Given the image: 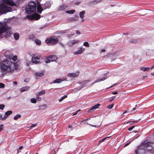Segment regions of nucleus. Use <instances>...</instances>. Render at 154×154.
I'll return each instance as SVG.
<instances>
[{
    "label": "nucleus",
    "mask_w": 154,
    "mask_h": 154,
    "mask_svg": "<svg viewBox=\"0 0 154 154\" xmlns=\"http://www.w3.org/2000/svg\"><path fill=\"white\" fill-rule=\"evenodd\" d=\"M17 56L10 57L9 60H6L0 63V68L2 75L6 73H12L19 68L20 62L17 59Z\"/></svg>",
    "instance_id": "f257e3e1"
},
{
    "label": "nucleus",
    "mask_w": 154,
    "mask_h": 154,
    "mask_svg": "<svg viewBox=\"0 0 154 154\" xmlns=\"http://www.w3.org/2000/svg\"><path fill=\"white\" fill-rule=\"evenodd\" d=\"M36 6L34 2H30L29 4L28 7L26 9V11L28 14H33L31 15H28L26 17L30 20H38L40 18V16L36 13L35 11Z\"/></svg>",
    "instance_id": "f03ea898"
},
{
    "label": "nucleus",
    "mask_w": 154,
    "mask_h": 154,
    "mask_svg": "<svg viewBox=\"0 0 154 154\" xmlns=\"http://www.w3.org/2000/svg\"><path fill=\"white\" fill-rule=\"evenodd\" d=\"M7 5L13 6L16 4L12 0H0V13L1 14L11 12L12 11L11 7L8 6Z\"/></svg>",
    "instance_id": "7ed1b4c3"
},
{
    "label": "nucleus",
    "mask_w": 154,
    "mask_h": 154,
    "mask_svg": "<svg viewBox=\"0 0 154 154\" xmlns=\"http://www.w3.org/2000/svg\"><path fill=\"white\" fill-rule=\"evenodd\" d=\"M50 6L51 5L50 4H48L46 3L44 5H43L42 7L40 4L38 3L37 5V11L38 13L41 14L43 9H45L46 8H49Z\"/></svg>",
    "instance_id": "20e7f679"
},
{
    "label": "nucleus",
    "mask_w": 154,
    "mask_h": 154,
    "mask_svg": "<svg viewBox=\"0 0 154 154\" xmlns=\"http://www.w3.org/2000/svg\"><path fill=\"white\" fill-rule=\"evenodd\" d=\"M45 42L47 43L51 44H55L58 42V39L56 36H52L45 40Z\"/></svg>",
    "instance_id": "39448f33"
},
{
    "label": "nucleus",
    "mask_w": 154,
    "mask_h": 154,
    "mask_svg": "<svg viewBox=\"0 0 154 154\" xmlns=\"http://www.w3.org/2000/svg\"><path fill=\"white\" fill-rule=\"evenodd\" d=\"M7 25L5 24L0 23V37H2L3 33L7 32L8 28Z\"/></svg>",
    "instance_id": "423d86ee"
},
{
    "label": "nucleus",
    "mask_w": 154,
    "mask_h": 154,
    "mask_svg": "<svg viewBox=\"0 0 154 154\" xmlns=\"http://www.w3.org/2000/svg\"><path fill=\"white\" fill-rule=\"evenodd\" d=\"M89 82V80H85L81 82H79L76 84L77 86L80 87L79 89H77V91H79L82 88L85 87L87 85V83Z\"/></svg>",
    "instance_id": "0eeeda50"
},
{
    "label": "nucleus",
    "mask_w": 154,
    "mask_h": 154,
    "mask_svg": "<svg viewBox=\"0 0 154 154\" xmlns=\"http://www.w3.org/2000/svg\"><path fill=\"white\" fill-rule=\"evenodd\" d=\"M40 55H37L36 54H33L32 58V62L36 64H38L40 63Z\"/></svg>",
    "instance_id": "6e6552de"
},
{
    "label": "nucleus",
    "mask_w": 154,
    "mask_h": 154,
    "mask_svg": "<svg viewBox=\"0 0 154 154\" xmlns=\"http://www.w3.org/2000/svg\"><path fill=\"white\" fill-rule=\"evenodd\" d=\"M149 143L147 140L144 141L140 145V147L145 149V148L149 147Z\"/></svg>",
    "instance_id": "1a4fd4ad"
},
{
    "label": "nucleus",
    "mask_w": 154,
    "mask_h": 154,
    "mask_svg": "<svg viewBox=\"0 0 154 154\" xmlns=\"http://www.w3.org/2000/svg\"><path fill=\"white\" fill-rule=\"evenodd\" d=\"M79 42V41L78 40H73L69 41L68 43L69 46H72V45L77 44Z\"/></svg>",
    "instance_id": "9d476101"
},
{
    "label": "nucleus",
    "mask_w": 154,
    "mask_h": 154,
    "mask_svg": "<svg viewBox=\"0 0 154 154\" xmlns=\"http://www.w3.org/2000/svg\"><path fill=\"white\" fill-rule=\"evenodd\" d=\"M79 75V73H70L68 74V76L71 78L76 77L78 76Z\"/></svg>",
    "instance_id": "9b49d317"
},
{
    "label": "nucleus",
    "mask_w": 154,
    "mask_h": 154,
    "mask_svg": "<svg viewBox=\"0 0 154 154\" xmlns=\"http://www.w3.org/2000/svg\"><path fill=\"white\" fill-rule=\"evenodd\" d=\"M85 50V48H83L82 47L80 48L77 51L74 52V54H79L82 53Z\"/></svg>",
    "instance_id": "f8f14e48"
},
{
    "label": "nucleus",
    "mask_w": 154,
    "mask_h": 154,
    "mask_svg": "<svg viewBox=\"0 0 154 154\" xmlns=\"http://www.w3.org/2000/svg\"><path fill=\"white\" fill-rule=\"evenodd\" d=\"M100 105L99 104H97L95 105L94 106L92 107L91 109L89 110V112H92V111H94L96 109L98 108L99 106Z\"/></svg>",
    "instance_id": "ddd939ff"
},
{
    "label": "nucleus",
    "mask_w": 154,
    "mask_h": 154,
    "mask_svg": "<svg viewBox=\"0 0 154 154\" xmlns=\"http://www.w3.org/2000/svg\"><path fill=\"white\" fill-rule=\"evenodd\" d=\"M67 6L64 4L62 5L59 6L58 8V10L59 11H64Z\"/></svg>",
    "instance_id": "4468645a"
},
{
    "label": "nucleus",
    "mask_w": 154,
    "mask_h": 154,
    "mask_svg": "<svg viewBox=\"0 0 154 154\" xmlns=\"http://www.w3.org/2000/svg\"><path fill=\"white\" fill-rule=\"evenodd\" d=\"M107 78V77L106 76H105L104 77H102L101 78H100L98 79H97L95 80V81L92 83V84H94L97 82H101L102 81H103Z\"/></svg>",
    "instance_id": "2eb2a0df"
},
{
    "label": "nucleus",
    "mask_w": 154,
    "mask_h": 154,
    "mask_svg": "<svg viewBox=\"0 0 154 154\" xmlns=\"http://www.w3.org/2000/svg\"><path fill=\"white\" fill-rule=\"evenodd\" d=\"M102 0H94L93 1L90 2H89V3L90 5H94L96 4L97 3L101 2Z\"/></svg>",
    "instance_id": "dca6fc26"
},
{
    "label": "nucleus",
    "mask_w": 154,
    "mask_h": 154,
    "mask_svg": "<svg viewBox=\"0 0 154 154\" xmlns=\"http://www.w3.org/2000/svg\"><path fill=\"white\" fill-rule=\"evenodd\" d=\"M12 113V111H8L6 112L5 114V116L2 117V119H5L8 116L11 114Z\"/></svg>",
    "instance_id": "f3484780"
},
{
    "label": "nucleus",
    "mask_w": 154,
    "mask_h": 154,
    "mask_svg": "<svg viewBox=\"0 0 154 154\" xmlns=\"http://www.w3.org/2000/svg\"><path fill=\"white\" fill-rule=\"evenodd\" d=\"M49 58L50 59L51 61H55L57 59V57L54 55H51L49 57Z\"/></svg>",
    "instance_id": "a211bd4d"
},
{
    "label": "nucleus",
    "mask_w": 154,
    "mask_h": 154,
    "mask_svg": "<svg viewBox=\"0 0 154 154\" xmlns=\"http://www.w3.org/2000/svg\"><path fill=\"white\" fill-rule=\"evenodd\" d=\"M85 11H83L80 13V17L82 19V21H84L83 18L84 17V15L85 14Z\"/></svg>",
    "instance_id": "6ab92c4d"
},
{
    "label": "nucleus",
    "mask_w": 154,
    "mask_h": 154,
    "mask_svg": "<svg viewBox=\"0 0 154 154\" xmlns=\"http://www.w3.org/2000/svg\"><path fill=\"white\" fill-rule=\"evenodd\" d=\"M35 75L36 78L38 79L40 77L43 76L44 74L42 73L37 72L35 73Z\"/></svg>",
    "instance_id": "aec40b11"
},
{
    "label": "nucleus",
    "mask_w": 154,
    "mask_h": 154,
    "mask_svg": "<svg viewBox=\"0 0 154 154\" xmlns=\"http://www.w3.org/2000/svg\"><path fill=\"white\" fill-rule=\"evenodd\" d=\"M30 88V87L28 86H25L22 87L20 91L21 92H24L28 90Z\"/></svg>",
    "instance_id": "412c9836"
},
{
    "label": "nucleus",
    "mask_w": 154,
    "mask_h": 154,
    "mask_svg": "<svg viewBox=\"0 0 154 154\" xmlns=\"http://www.w3.org/2000/svg\"><path fill=\"white\" fill-rule=\"evenodd\" d=\"M64 80V79H57L53 81V83H60L61 82Z\"/></svg>",
    "instance_id": "4be33fe9"
},
{
    "label": "nucleus",
    "mask_w": 154,
    "mask_h": 154,
    "mask_svg": "<svg viewBox=\"0 0 154 154\" xmlns=\"http://www.w3.org/2000/svg\"><path fill=\"white\" fill-rule=\"evenodd\" d=\"M45 92V90H42L41 91L39 92L38 93L36 94V96H41L44 94Z\"/></svg>",
    "instance_id": "5701e85b"
},
{
    "label": "nucleus",
    "mask_w": 154,
    "mask_h": 154,
    "mask_svg": "<svg viewBox=\"0 0 154 154\" xmlns=\"http://www.w3.org/2000/svg\"><path fill=\"white\" fill-rule=\"evenodd\" d=\"M14 38L16 40H18L19 37V34L17 33H15L14 34Z\"/></svg>",
    "instance_id": "b1692460"
},
{
    "label": "nucleus",
    "mask_w": 154,
    "mask_h": 154,
    "mask_svg": "<svg viewBox=\"0 0 154 154\" xmlns=\"http://www.w3.org/2000/svg\"><path fill=\"white\" fill-rule=\"evenodd\" d=\"M47 107V105L45 104H44L40 105L39 106V108L41 110H43L45 109Z\"/></svg>",
    "instance_id": "393cba45"
},
{
    "label": "nucleus",
    "mask_w": 154,
    "mask_h": 154,
    "mask_svg": "<svg viewBox=\"0 0 154 154\" xmlns=\"http://www.w3.org/2000/svg\"><path fill=\"white\" fill-rule=\"evenodd\" d=\"M75 12L74 10H72L69 11H66V13L69 14H73Z\"/></svg>",
    "instance_id": "a878e982"
},
{
    "label": "nucleus",
    "mask_w": 154,
    "mask_h": 154,
    "mask_svg": "<svg viewBox=\"0 0 154 154\" xmlns=\"http://www.w3.org/2000/svg\"><path fill=\"white\" fill-rule=\"evenodd\" d=\"M21 117V116L20 115L18 114L15 116L14 118V119L15 120H17L19 118H20Z\"/></svg>",
    "instance_id": "bb28decb"
},
{
    "label": "nucleus",
    "mask_w": 154,
    "mask_h": 154,
    "mask_svg": "<svg viewBox=\"0 0 154 154\" xmlns=\"http://www.w3.org/2000/svg\"><path fill=\"white\" fill-rule=\"evenodd\" d=\"M30 102L32 103H36L37 102L36 99L35 98H32L30 99Z\"/></svg>",
    "instance_id": "cd10ccee"
},
{
    "label": "nucleus",
    "mask_w": 154,
    "mask_h": 154,
    "mask_svg": "<svg viewBox=\"0 0 154 154\" xmlns=\"http://www.w3.org/2000/svg\"><path fill=\"white\" fill-rule=\"evenodd\" d=\"M149 67H141L140 68V69L143 70V71H145L149 69Z\"/></svg>",
    "instance_id": "c85d7f7f"
},
{
    "label": "nucleus",
    "mask_w": 154,
    "mask_h": 154,
    "mask_svg": "<svg viewBox=\"0 0 154 154\" xmlns=\"http://www.w3.org/2000/svg\"><path fill=\"white\" fill-rule=\"evenodd\" d=\"M110 137H111V136H108V137H106V138H105L103 139H101V140H100L99 144L100 143L104 141L106 138H109Z\"/></svg>",
    "instance_id": "c756f323"
},
{
    "label": "nucleus",
    "mask_w": 154,
    "mask_h": 154,
    "mask_svg": "<svg viewBox=\"0 0 154 154\" xmlns=\"http://www.w3.org/2000/svg\"><path fill=\"white\" fill-rule=\"evenodd\" d=\"M67 97V96L66 95L64 96L63 97H61L60 99L59 100V102H61L64 99H65V98H66Z\"/></svg>",
    "instance_id": "7c9ffc66"
},
{
    "label": "nucleus",
    "mask_w": 154,
    "mask_h": 154,
    "mask_svg": "<svg viewBox=\"0 0 154 154\" xmlns=\"http://www.w3.org/2000/svg\"><path fill=\"white\" fill-rule=\"evenodd\" d=\"M35 43L37 45H40L41 43V41L38 39H36L35 40Z\"/></svg>",
    "instance_id": "2f4dec72"
},
{
    "label": "nucleus",
    "mask_w": 154,
    "mask_h": 154,
    "mask_svg": "<svg viewBox=\"0 0 154 154\" xmlns=\"http://www.w3.org/2000/svg\"><path fill=\"white\" fill-rule=\"evenodd\" d=\"M83 45L85 46L89 47V45L88 43L87 42H84L83 43Z\"/></svg>",
    "instance_id": "473e14b6"
},
{
    "label": "nucleus",
    "mask_w": 154,
    "mask_h": 154,
    "mask_svg": "<svg viewBox=\"0 0 154 154\" xmlns=\"http://www.w3.org/2000/svg\"><path fill=\"white\" fill-rule=\"evenodd\" d=\"M113 105L114 104H112L111 105H109L107 106V108L109 109H112L113 107Z\"/></svg>",
    "instance_id": "72a5a7b5"
},
{
    "label": "nucleus",
    "mask_w": 154,
    "mask_h": 154,
    "mask_svg": "<svg viewBox=\"0 0 154 154\" xmlns=\"http://www.w3.org/2000/svg\"><path fill=\"white\" fill-rule=\"evenodd\" d=\"M5 107V105L4 104L0 105V109L3 110Z\"/></svg>",
    "instance_id": "f704fd0d"
},
{
    "label": "nucleus",
    "mask_w": 154,
    "mask_h": 154,
    "mask_svg": "<svg viewBox=\"0 0 154 154\" xmlns=\"http://www.w3.org/2000/svg\"><path fill=\"white\" fill-rule=\"evenodd\" d=\"M4 85L2 83H0V88H4Z\"/></svg>",
    "instance_id": "c9c22d12"
},
{
    "label": "nucleus",
    "mask_w": 154,
    "mask_h": 154,
    "mask_svg": "<svg viewBox=\"0 0 154 154\" xmlns=\"http://www.w3.org/2000/svg\"><path fill=\"white\" fill-rule=\"evenodd\" d=\"M4 128V125L2 124L0 125V131H2Z\"/></svg>",
    "instance_id": "e433bc0d"
},
{
    "label": "nucleus",
    "mask_w": 154,
    "mask_h": 154,
    "mask_svg": "<svg viewBox=\"0 0 154 154\" xmlns=\"http://www.w3.org/2000/svg\"><path fill=\"white\" fill-rule=\"evenodd\" d=\"M81 111V109H79L77 111L74 112L73 115V116L76 115L77 113Z\"/></svg>",
    "instance_id": "4c0bfd02"
},
{
    "label": "nucleus",
    "mask_w": 154,
    "mask_h": 154,
    "mask_svg": "<svg viewBox=\"0 0 154 154\" xmlns=\"http://www.w3.org/2000/svg\"><path fill=\"white\" fill-rule=\"evenodd\" d=\"M23 148L22 146H20L19 148L17 149L18 152H20V150H21Z\"/></svg>",
    "instance_id": "58836bf2"
},
{
    "label": "nucleus",
    "mask_w": 154,
    "mask_h": 154,
    "mask_svg": "<svg viewBox=\"0 0 154 154\" xmlns=\"http://www.w3.org/2000/svg\"><path fill=\"white\" fill-rule=\"evenodd\" d=\"M134 127H135L134 126H132L131 127L129 128H128V130L130 131H131Z\"/></svg>",
    "instance_id": "ea45409f"
},
{
    "label": "nucleus",
    "mask_w": 154,
    "mask_h": 154,
    "mask_svg": "<svg viewBox=\"0 0 154 154\" xmlns=\"http://www.w3.org/2000/svg\"><path fill=\"white\" fill-rule=\"evenodd\" d=\"M129 111L128 110H126L123 113V114H125V113H127V114H129L130 113H129Z\"/></svg>",
    "instance_id": "a19ab883"
},
{
    "label": "nucleus",
    "mask_w": 154,
    "mask_h": 154,
    "mask_svg": "<svg viewBox=\"0 0 154 154\" xmlns=\"http://www.w3.org/2000/svg\"><path fill=\"white\" fill-rule=\"evenodd\" d=\"M39 96H37L36 99L38 101H40L41 100V97H39Z\"/></svg>",
    "instance_id": "79ce46f5"
},
{
    "label": "nucleus",
    "mask_w": 154,
    "mask_h": 154,
    "mask_svg": "<svg viewBox=\"0 0 154 154\" xmlns=\"http://www.w3.org/2000/svg\"><path fill=\"white\" fill-rule=\"evenodd\" d=\"M115 98V97H113L111 98L109 100V102H112V101L114 100Z\"/></svg>",
    "instance_id": "37998d69"
},
{
    "label": "nucleus",
    "mask_w": 154,
    "mask_h": 154,
    "mask_svg": "<svg viewBox=\"0 0 154 154\" xmlns=\"http://www.w3.org/2000/svg\"><path fill=\"white\" fill-rule=\"evenodd\" d=\"M37 125V124L36 123L33 124L32 125H31V126H30V127H31V128L34 127H35Z\"/></svg>",
    "instance_id": "c03bdc74"
},
{
    "label": "nucleus",
    "mask_w": 154,
    "mask_h": 154,
    "mask_svg": "<svg viewBox=\"0 0 154 154\" xmlns=\"http://www.w3.org/2000/svg\"><path fill=\"white\" fill-rule=\"evenodd\" d=\"M51 61V60L49 58L48 60H46L45 61V63H50Z\"/></svg>",
    "instance_id": "a18cd8bd"
},
{
    "label": "nucleus",
    "mask_w": 154,
    "mask_h": 154,
    "mask_svg": "<svg viewBox=\"0 0 154 154\" xmlns=\"http://www.w3.org/2000/svg\"><path fill=\"white\" fill-rule=\"evenodd\" d=\"M29 80V78H26L25 79L24 81V82H28Z\"/></svg>",
    "instance_id": "49530a36"
},
{
    "label": "nucleus",
    "mask_w": 154,
    "mask_h": 154,
    "mask_svg": "<svg viewBox=\"0 0 154 154\" xmlns=\"http://www.w3.org/2000/svg\"><path fill=\"white\" fill-rule=\"evenodd\" d=\"M34 38V36L33 35H30L29 36V38L30 39H33Z\"/></svg>",
    "instance_id": "de8ad7c7"
},
{
    "label": "nucleus",
    "mask_w": 154,
    "mask_h": 154,
    "mask_svg": "<svg viewBox=\"0 0 154 154\" xmlns=\"http://www.w3.org/2000/svg\"><path fill=\"white\" fill-rule=\"evenodd\" d=\"M81 3V2H76L75 3V4L76 5H79L80 3Z\"/></svg>",
    "instance_id": "09e8293b"
},
{
    "label": "nucleus",
    "mask_w": 154,
    "mask_h": 154,
    "mask_svg": "<svg viewBox=\"0 0 154 154\" xmlns=\"http://www.w3.org/2000/svg\"><path fill=\"white\" fill-rule=\"evenodd\" d=\"M86 124H87L89 125H91V126H93V127H96H96H97V126H96V125H91V124H88V123H87Z\"/></svg>",
    "instance_id": "8fccbe9b"
},
{
    "label": "nucleus",
    "mask_w": 154,
    "mask_h": 154,
    "mask_svg": "<svg viewBox=\"0 0 154 154\" xmlns=\"http://www.w3.org/2000/svg\"><path fill=\"white\" fill-rule=\"evenodd\" d=\"M116 85V84H114L113 85H111V86L109 87L108 88H111L112 87H113V86H114L115 85Z\"/></svg>",
    "instance_id": "3c124183"
},
{
    "label": "nucleus",
    "mask_w": 154,
    "mask_h": 154,
    "mask_svg": "<svg viewBox=\"0 0 154 154\" xmlns=\"http://www.w3.org/2000/svg\"><path fill=\"white\" fill-rule=\"evenodd\" d=\"M116 85V84H114L113 85H111V86L109 87L108 88H111L112 87H113V86H114L115 85Z\"/></svg>",
    "instance_id": "603ef678"
},
{
    "label": "nucleus",
    "mask_w": 154,
    "mask_h": 154,
    "mask_svg": "<svg viewBox=\"0 0 154 154\" xmlns=\"http://www.w3.org/2000/svg\"><path fill=\"white\" fill-rule=\"evenodd\" d=\"M118 93L117 92H113L112 93V94H116Z\"/></svg>",
    "instance_id": "864d4df0"
},
{
    "label": "nucleus",
    "mask_w": 154,
    "mask_h": 154,
    "mask_svg": "<svg viewBox=\"0 0 154 154\" xmlns=\"http://www.w3.org/2000/svg\"><path fill=\"white\" fill-rule=\"evenodd\" d=\"M76 33L77 34H80V32L79 31L77 30L76 31Z\"/></svg>",
    "instance_id": "5fc2aeb1"
},
{
    "label": "nucleus",
    "mask_w": 154,
    "mask_h": 154,
    "mask_svg": "<svg viewBox=\"0 0 154 154\" xmlns=\"http://www.w3.org/2000/svg\"><path fill=\"white\" fill-rule=\"evenodd\" d=\"M135 106V107L134 108H133V109L131 111L132 112H133V111H132V110H133V111H134V110L135 109V108H136V107H137V105H136Z\"/></svg>",
    "instance_id": "6e6d98bb"
},
{
    "label": "nucleus",
    "mask_w": 154,
    "mask_h": 154,
    "mask_svg": "<svg viewBox=\"0 0 154 154\" xmlns=\"http://www.w3.org/2000/svg\"><path fill=\"white\" fill-rule=\"evenodd\" d=\"M13 84L16 85L17 84V82L16 81H14V82Z\"/></svg>",
    "instance_id": "4d7b16f0"
},
{
    "label": "nucleus",
    "mask_w": 154,
    "mask_h": 154,
    "mask_svg": "<svg viewBox=\"0 0 154 154\" xmlns=\"http://www.w3.org/2000/svg\"><path fill=\"white\" fill-rule=\"evenodd\" d=\"M105 51H106V50L105 49H102L101 50V52H105Z\"/></svg>",
    "instance_id": "13d9d810"
},
{
    "label": "nucleus",
    "mask_w": 154,
    "mask_h": 154,
    "mask_svg": "<svg viewBox=\"0 0 154 154\" xmlns=\"http://www.w3.org/2000/svg\"><path fill=\"white\" fill-rule=\"evenodd\" d=\"M130 144V143H126V144L125 146H124V147H125V146H127L129 144Z\"/></svg>",
    "instance_id": "bf43d9fd"
},
{
    "label": "nucleus",
    "mask_w": 154,
    "mask_h": 154,
    "mask_svg": "<svg viewBox=\"0 0 154 154\" xmlns=\"http://www.w3.org/2000/svg\"><path fill=\"white\" fill-rule=\"evenodd\" d=\"M0 119L3 120L2 115H0Z\"/></svg>",
    "instance_id": "052dcab7"
},
{
    "label": "nucleus",
    "mask_w": 154,
    "mask_h": 154,
    "mask_svg": "<svg viewBox=\"0 0 154 154\" xmlns=\"http://www.w3.org/2000/svg\"><path fill=\"white\" fill-rule=\"evenodd\" d=\"M72 125H69V126H68V128H72Z\"/></svg>",
    "instance_id": "680f3d73"
},
{
    "label": "nucleus",
    "mask_w": 154,
    "mask_h": 154,
    "mask_svg": "<svg viewBox=\"0 0 154 154\" xmlns=\"http://www.w3.org/2000/svg\"><path fill=\"white\" fill-rule=\"evenodd\" d=\"M88 120V119H85L83 121H86L87 120Z\"/></svg>",
    "instance_id": "e2e57ef3"
},
{
    "label": "nucleus",
    "mask_w": 154,
    "mask_h": 154,
    "mask_svg": "<svg viewBox=\"0 0 154 154\" xmlns=\"http://www.w3.org/2000/svg\"><path fill=\"white\" fill-rule=\"evenodd\" d=\"M137 122V121H132V122Z\"/></svg>",
    "instance_id": "0e129e2a"
},
{
    "label": "nucleus",
    "mask_w": 154,
    "mask_h": 154,
    "mask_svg": "<svg viewBox=\"0 0 154 154\" xmlns=\"http://www.w3.org/2000/svg\"><path fill=\"white\" fill-rule=\"evenodd\" d=\"M60 45H61L62 46H63V47H64V45H63V44H62L61 43V44H60Z\"/></svg>",
    "instance_id": "69168bd1"
},
{
    "label": "nucleus",
    "mask_w": 154,
    "mask_h": 154,
    "mask_svg": "<svg viewBox=\"0 0 154 154\" xmlns=\"http://www.w3.org/2000/svg\"><path fill=\"white\" fill-rule=\"evenodd\" d=\"M151 75H154V73H151Z\"/></svg>",
    "instance_id": "338daca9"
},
{
    "label": "nucleus",
    "mask_w": 154,
    "mask_h": 154,
    "mask_svg": "<svg viewBox=\"0 0 154 154\" xmlns=\"http://www.w3.org/2000/svg\"><path fill=\"white\" fill-rule=\"evenodd\" d=\"M154 67H153V66H152L151 68V69H152Z\"/></svg>",
    "instance_id": "774afa93"
}]
</instances>
